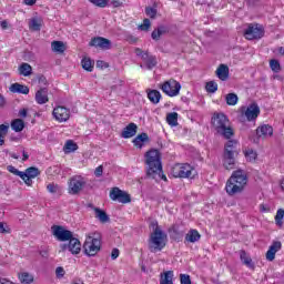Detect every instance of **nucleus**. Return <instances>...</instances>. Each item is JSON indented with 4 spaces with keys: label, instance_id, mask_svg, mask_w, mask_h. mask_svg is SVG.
Instances as JSON below:
<instances>
[{
    "label": "nucleus",
    "instance_id": "nucleus-1",
    "mask_svg": "<svg viewBox=\"0 0 284 284\" xmlns=\"http://www.w3.org/2000/svg\"><path fill=\"white\" fill-rule=\"evenodd\" d=\"M145 159L148 179H153L156 183L168 181V176L163 174V164L161 163V153L159 150L146 152Z\"/></svg>",
    "mask_w": 284,
    "mask_h": 284
},
{
    "label": "nucleus",
    "instance_id": "nucleus-2",
    "mask_svg": "<svg viewBox=\"0 0 284 284\" xmlns=\"http://www.w3.org/2000/svg\"><path fill=\"white\" fill-rule=\"evenodd\" d=\"M211 128L216 134L224 139H231L234 136V129L230 119L224 113H214L211 118Z\"/></svg>",
    "mask_w": 284,
    "mask_h": 284
},
{
    "label": "nucleus",
    "instance_id": "nucleus-3",
    "mask_svg": "<svg viewBox=\"0 0 284 284\" xmlns=\"http://www.w3.org/2000/svg\"><path fill=\"white\" fill-rule=\"evenodd\" d=\"M151 225L153 227V232L149 240V250L153 253L161 252L168 244V234L159 227V223L156 221H153Z\"/></svg>",
    "mask_w": 284,
    "mask_h": 284
},
{
    "label": "nucleus",
    "instance_id": "nucleus-4",
    "mask_svg": "<svg viewBox=\"0 0 284 284\" xmlns=\"http://www.w3.org/2000/svg\"><path fill=\"white\" fill-rule=\"evenodd\" d=\"M236 145H239V142L235 140H229L224 145L223 165L225 170H234V165H236L235 156L239 154Z\"/></svg>",
    "mask_w": 284,
    "mask_h": 284
},
{
    "label": "nucleus",
    "instance_id": "nucleus-5",
    "mask_svg": "<svg viewBox=\"0 0 284 284\" xmlns=\"http://www.w3.org/2000/svg\"><path fill=\"white\" fill-rule=\"evenodd\" d=\"M172 174L175 179H194L195 171L189 163L175 164Z\"/></svg>",
    "mask_w": 284,
    "mask_h": 284
},
{
    "label": "nucleus",
    "instance_id": "nucleus-6",
    "mask_svg": "<svg viewBox=\"0 0 284 284\" xmlns=\"http://www.w3.org/2000/svg\"><path fill=\"white\" fill-rule=\"evenodd\" d=\"M83 250L87 256H97L101 251V240L88 236L83 244Z\"/></svg>",
    "mask_w": 284,
    "mask_h": 284
},
{
    "label": "nucleus",
    "instance_id": "nucleus-7",
    "mask_svg": "<svg viewBox=\"0 0 284 284\" xmlns=\"http://www.w3.org/2000/svg\"><path fill=\"white\" fill-rule=\"evenodd\" d=\"M160 89L168 97H179L181 92V83L174 79H170L161 84Z\"/></svg>",
    "mask_w": 284,
    "mask_h": 284
},
{
    "label": "nucleus",
    "instance_id": "nucleus-8",
    "mask_svg": "<svg viewBox=\"0 0 284 284\" xmlns=\"http://www.w3.org/2000/svg\"><path fill=\"white\" fill-rule=\"evenodd\" d=\"M265 31L262 26L258 24H248L246 30H244V37L248 41H254V39H263Z\"/></svg>",
    "mask_w": 284,
    "mask_h": 284
},
{
    "label": "nucleus",
    "instance_id": "nucleus-9",
    "mask_svg": "<svg viewBox=\"0 0 284 284\" xmlns=\"http://www.w3.org/2000/svg\"><path fill=\"white\" fill-rule=\"evenodd\" d=\"M69 243L60 244V252H71L72 254H81V241L74 235L68 240Z\"/></svg>",
    "mask_w": 284,
    "mask_h": 284
},
{
    "label": "nucleus",
    "instance_id": "nucleus-10",
    "mask_svg": "<svg viewBox=\"0 0 284 284\" xmlns=\"http://www.w3.org/2000/svg\"><path fill=\"white\" fill-rule=\"evenodd\" d=\"M110 199L111 201H118V203H130L132 199L130 197V194L128 192L119 189V187H113L110 191Z\"/></svg>",
    "mask_w": 284,
    "mask_h": 284
},
{
    "label": "nucleus",
    "instance_id": "nucleus-11",
    "mask_svg": "<svg viewBox=\"0 0 284 284\" xmlns=\"http://www.w3.org/2000/svg\"><path fill=\"white\" fill-rule=\"evenodd\" d=\"M51 230H52L53 236L57 237V241H60V242H65L69 239H72L74 236L71 231L65 230L61 225H53Z\"/></svg>",
    "mask_w": 284,
    "mask_h": 284
},
{
    "label": "nucleus",
    "instance_id": "nucleus-12",
    "mask_svg": "<svg viewBox=\"0 0 284 284\" xmlns=\"http://www.w3.org/2000/svg\"><path fill=\"white\" fill-rule=\"evenodd\" d=\"M85 185V180L79 175L71 178L69 182V194H79Z\"/></svg>",
    "mask_w": 284,
    "mask_h": 284
},
{
    "label": "nucleus",
    "instance_id": "nucleus-13",
    "mask_svg": "<svg viewBox=\"0 0 284 284\" xmlns=\"http://www.w3.org/2000/svg\"><path fill=\"white\" fill-rule=\"evenodd\" d=\"M53 118L58 123H65L70 120V109L61 105L55 106L53 109Z\"/></svg>",
    "mask_w": 284,
    "mask_h": 284
},
{
    "label": "nucleus",
    "instance_id": "nucleus-14",
    "mask_svg": "<svg viewBox=\"0 0 284 284\" xmlns=\"http://www.w3.org/2000/svg\"><path fill=\"white\" fill-rule=\"evenodd\" d=\"M89 45L91 48H101V50H110L112 48V41L103 37L93 38Z\"/></svg>",
    "mask_w": 284,
    "mask_h": 284
},
{
    "label": "nucleus",
    "instance_id": "nucleus-15",
    "mask_svg": "<svg viewBox=\"0 0 284 284\" xmlns=\"http://www.w3.org/2000/svg\"><path fill=\"white\" fill-rule=\"evenodd\" d=\"M225 190L229 196H235V194H241L245 190V186L239 184V182H232V178H230L226 182Z\"/></svg>",
    "mask_w": 284,
    "mask_h": 284
},
{
    "label": "nucleus",
    "instance_id": "nucleus-16",
    "mask_svg": "<svg viewBox=\"0 0 284 284\" xmlns=\"http://www.w3.org/2000/svg\"><path fill=\"white\" fill-rule=\"evenodd\" d=\"M231 183H239V185H247V174L243 170L234 171L231 175Z\"/></svg>",
    "mask_w": 284,
    "mask_h": 284
},
{
    "label": "nucleus",
    "instance_id": "nucleus-17",
    "mask_svg": "<svg viewBox=\"0 0 284 284\" xmlns=\"http://www.w3.org/2000/svg\"><path fill=\"white\" fill-rule=\"evenodd\" d=\"M258 114H261V109L256 103H252L251 105H248L244 113L247 121H256V119H258Z\"/></svg>",
    "mask_w": 284,
    "mask_h": 284
},
{
    "label": "nucleus",
    "instance_id": "nucleus-18",
    "mask_svg": "<svg viewBox=\"0 0 284 284\" xmlns=\"http://www.w3.org/2000/svg\"><path fill=\"white\" fill-rule=\"evenodd\" d=\"M138 130H139V126L134 122H131L121 132V138L132 139V136H136Z\"/></svg>",
    "mask_w": 284,
    "mask_h": 284
},
{
    "label": "nucleus",
    "instance_id": "nucleus-19",
    "mask_svg": "<svg viewBox=\"0 0 284 284\" xmlns=\"http://www.w3.org/2000/svg\"><path fill=\"white\" fill-rule=\"evenodd\" d=\"M282 247L281 242L276 241L270 246L268 251L266 252V261H274L276 258V252H278Z\"/></svg>",
    "mask_w": 284,
    "mask_h": 284
},
{
    "label": "nucleus",
    "instance_id": "nucleus-20",
    "mask_svg": "<svg viewBox=\"0 0 284 284\" xmlns=\"http://www.w3.org/2000/svg\"><path fill=\"white\" fill-rule=\"evenodd\" d=\"M10 92L13 94H30V88L21 83H13L9 88Z\"/></svg>",
    "mask_w": 284,
    "mask_h": 284
},
{
    "label": "nucleus",
    "instance_id": "nucleus-21",
    "mask_svg": "<svg viewBox=\"0 0 284 284\" xmlns=\"http://www.w3.org/2000/svg\"><path fill=\"white\" fill-rule=\"evenodd\" d=\"M143 61H144V65H145L146 70H152L153 68H156V64L159 63L156 61V57L150 54L149 52L144 53Z\"/></svg>",
    "mask_w": 284,
    "mask_h": 284
},
{
    "label": "nucleus",
    "instance_id": "nucleus-22",
    "mask_svg": "<svg viewBox=\"0 0 284 284\" xmlns=\"http://www.w3.org/2000/svg\"><path fill=\"white\" fill-rule=\"evenodd\" d=\"M216 77L221 81H227V79H230V67H227L226 64H220L216 70Z\"/></svg>",
    "mask_w": 284,
    "mask_h": 284
},
{
    "label": "nucleus",
    "instance_id": "nucleus-23",
    "mask_svg": "<svg viewBox=\"0 0 284 284\" xmlns=\"http://www.w3.org/2000/svg\"><path fill=\"white\" fill-rule=\"evenodd\" d=\"M36 101L39 103V105H43L44 103H48V89L47 88H40V90L36 93Z\"/></svg>",
    "mask_w": 284,
    "mask_h": 284
},
{
    "label": "nucleus",
    "instance_id": "nucleus-24",
    "mask_svg": "<svg viewBox=\"0 0 284 284\" xmlns=\"http://www.w3.org/2000/svg\"><path fill=\"white\" fill-rule=\"evenodd\" d=\"M256 134L261 139V136H272L274 134V129L270 124H264L256 129Z\"/></svg>",
    "mask_w": 284,
    "mask_h": 284
},
{
    "label": "nucleus",
    "instance_id": "nucleus-25",
    "mask_svg": "<svg viewBox=\"0 0 284 284\" xmlns=\"http://www.w3.org/2000/svg\"><path fill=\"white\" fill-rule=\"evenodd\" d=\"M160 284H174V271L161 273Z\"/></svg>",
    "mask_w": 284,
    "mask_h": 284
},
{
    "label": "nucleus",
    "instance_id": "nucleus-26",
    "mask_svg": "<svg viewBox=\"0 0 284 284\" xmlns=\"http://www.w3.org/2000/svg\"><path fill=\"white\" fill-rule=\"evenodd\" d=\"M95 212V219L100 221V223H110V215L108 213L99 207L93 209Z\"/></svg>",
    "mask_w": 284,
    "mask_h": 284
},
{
    "label": "nucleus",
    "instance_id": "nucleus-27",
    "mask_svg": "<svg viewBox=\"0 0 284 284\" xmlns=\"http://www.w3.org/2000/svg\"><path fill=\"white\" fill-rule=\"evenodd\" d=\"M146 94L149 101H151V103H153L154 105H156L161 101V92H159L158 90L148 89Z\"/></svg>",
    "mask_w": 284,
    "mask_h": 284
},
{
    "label": "nucleus",
    "instance_id": "nucleus-28",
    "mask_svg": "<svg viewBox=\"0 0 284 284\" xmlns=\"http://www.w3.org/2000/svg\"><path fill=\"white\" fill-rule=\"evenodd\" d=\"M185 241H187V243H196L197 241H201V234L196 230H191L185 235Z\"/></svg>",
    "mask_w": 284,
    "mask_h": 284
},
{
    "label": "nucleus",
    "instance_id": "nucleus-29",
    "mask_svg": "<svg viewBox=\"0 0 284 284\" xmlns=\"http://www.w3.org/2000/svg\"><path fill=\"white\" fill-rule=\"evenodd\" d=\"M240 258L242 263L246 265V267H248L250 270H254V263H252V257H250V255H247L245 251L240 252Z\"/></svg>",
    "mask_w": 284,
    "mask_h": 284
},
{
    "label": "nucleus",
    "instance_id": "nucleus-30",
    "mask_svg": "<svg viewBox=\"0 0 284 284\" xmlns=\"http://www.w3.org/2000/svg\"><path fill=\"white\" fill-rule=\"evenodd\" d=\"M165 32H168V28L164 26H160L155 30H153V32L151 33V38L153 39V41H159V39H161V37L165 34Z\"/></svg>",
    "mask_w": 284,
    "mask_h": 284
},
{
    "label": "nucleus",
    "instance_id": "nucleus-31",
    "mask_svg": "<svg viewBox=\"0 0 284 284\" xmlns=\"http://www.w3.org/2000/svg\"><path fill=\"white\" fill-rule=\"evenodd\" d=\"M26 128V122L21 119H14L11 122V129L13 130V132H23Z\"/></svg>",
    "mask_w": 284,
    "mask_h": 284
},
{
    "label": "nucleus",
    "instance_id": "nucleus-32",
    "mask_svg": "<svg viewBox=\"0 0 284 284\" xmlns=\"http://www.w3.org/2000/svg\"><path fill=\"white\" fill-rule=\"evenodd\" d=\"M43 21L39 18H32L29 20V29L32 30L33 32H39L41 30Z\"/></svg>",
    "mask_w": 284,
    "mask_h": 284
},
{
    "label": "nucleus",
    "instance_id": "nucleus-33",
    "mask_svg": "<svg viewBox=\"0 0 284 284\" xmlns=\"http://www.w3.org/2000/svg\"><path fill=\"white\" fill-rule=\"evenodd\" d=\"M18 72L21 77H30V74H32V65L23 62L20 64Z\"/></svg>",
    "mask_w": 284,
    "mask_h": 284
},
{
    "label": "nucleus",
    "instance_id": "nucleus-34",
    "mask_svg": "<svg viewBox=\"0 0 284 284\" xmlns=\"http://www.w3.org/2000/svg\"><path fill=\"white\" fill-rule=\"evenodd\" d=\"M166 123H169L171 128H176V125H179V113L176 112L168 113Z\"/></svg>",
    "mask_w": 284,
    "mask_h": 284
},
{
    "label": "nucleus",
    "instance_id": "nucleus-35",
    "mask_svg": "<svg viewBox=\"0 0 284 284\" xmlns=\"http://www.w3.org/2000/svg\"><path fill=\"white\" fill-rule=\"evenodd\" d=\"M51 50L53 52H58L59 54H63V52H65V43L62 41H53L51 43Z\"/></svg>",
    "mask_w": 284,
    "mask_h": 284
},
{
    "label": "nucleus",
    "instance_id": "nucleus-36",
    "mask_svg": "<svg viewBox=\"0 0 284 284\" xmlns=\"http://www.w3.org/2000/svg\"><path fill=\"white\" fill-rule=\"evenodd\" d=\"M77 150H79V145H77L74 141L69 140L65 142L63 148V151L65 152V154H70V152H77Z\"/></svg>",
    "mask_w": 284,
    "mask_h": 284
},
{
    "label": "nucleus",
    "instance_id": "nucleus-37",
    "mask_svg": "<svg viewBox=\"0 0 284 284\" xmlns=\"http://www.w3.org/2000/svg\"><path fill=\"white\" fill-rule=\"evenodd\" d=\"M81 64L87 72H92V70H94V62L90 58H83Z\"/></svg>",
    "mask_w": 284,
    "mask_h": 284
},
{
    "label": "nucleus",
    "instance_id": "nucleus-38",
    "mask_svg": "<svg viewBox=\"0 0 284 284\" xmlns=\"http://www.w3.org/2000/svg\"><path fill=\"white\" fill-rule=\"evenodd\" d=\"M8 130H10V124H0V145L6 143V134H8Z\"/></svg>",
    "mask_w": 284,
    "mask_h": 284
},
{
    "label": "nucleus",
    "instance_id": "nucleus-39",
    "mask_svg": "<svg viewBox=\"0 0 284 284\" xmlns=\"http://www.w3.org/2000/svg\"><path fill=\"white\" fill-rule=\"evenodd\" d=\"M19 278H20V283H23V284L34 283V276H32V274L30 273H21L19 275Z\"/></svg>",
    "mask_w": 284,
    "mask_h": 284
},
{
    "label": "nucleus",
    "instance_id": "nucleus-40",
    "mask_svg": "<svg viewBox=\"0 0 284 284\" xmlns=\"http://www.w3.org/2000/svg\"><path fill=\"white\" fill-rule=\"evenodd\" d=\"M225 101L227 105H236L239 103V95L236 93H229L225 97Z\"/></svg>",
    "mask_w": 284,
    "mask_h": 284
},
{
    "label": "nucleus",
    "instance_id": "nucleus-41",
    "mask_svg": "<svg viewBox=\"0 0 284 284\" xmlns=\"http://www.w3.org/2000/svg\"><path fill=\"white\" fill-rule=\"evenodd\" d=\"M258 154L256 153V151L248 149L245 151V159L247 161H250V163H254V161H256Z\"/></svg>",
    "mask_w": 284,
    "mask_h": 284
},
{
    "label": "nucleus",
    "instance_id": "nucleus-42",
    "mask_svg": "<svg viewBox=\"0 0 284 284\" xmlns=\"http://www.w3.org/2000/svg\"><path fill=\"white\" fill-rule=\"evenodd\" d=\"M134 148L141 150L143 148V133L138 134L132 141Z\"/></svg>",
    "mask_w": 284,
    "mask_h": 284
},
{
    "label": "nucleus",
    "instance_id": "nucleus-43",
    "mask_svg": "<svg viewBox=\"0 0 284 284\" xmlns=\"http://www.w3.org/2000/svg\"><path fill=\"white\" fill-rule=\"evenodd\" d=\"M283 219H284V210L280 209L277 210V213L275 215V223L276 225H278L280 227L283 226Z\"/></svg>",
    "mask_w": 284,
    "mask_h": 284
},
{
    "label": "nucleus",
    "instance_id": "nucleus-44",
    "mask_svg": "<svg viewBox=\"0 0 284 284\" xmlns=\"http://www.w3.org/2000/svg\"><path fill=\"white\" fill-rule=\"evenodd\" d=\"M24 174L31 179H37V175L39 174V169L31 166L26 170Z\"/></svg>",
    "mask_w": 284,
    "mask_h": 284
},
{
    "label": "nucleus",
    "instance_id": "nucleus-45",
    "mask_svg": "<svg viewBox=\"0 0 284 284\" xmlns=\"http://www.w3.org/2000/svg\"><path fill=\"white\" fill-rule=\"evenodd\" d=\"M156 7H146L145 8V14L146 17H150V19H156Z\"/></svg>",
    "mask_w": 284,
    "mask_h": 284
},
{
    "label": "nucleus",
    "instance_id": "nucleus-46",
    "mask_svg": "<svg viewBox=\"0 0 284 284\" xmlns=\"http://www.w3.org/2000/svg\"><path fill=\"white\" fill-rule=\"evenodd\" d=\"M219 90V84L214 81H210L206 83V92H210L211 94H214Z\"/></svg>",
    "mask_w": 284,
    "mask_h": 284
},
{
    "label": "nucleus",
    "instance_id": "nucleus-47",
    "mask_svg": "<svg viewBox=\"0 0 284 284\" xmlns=\"http://www.w3.org/2000/svg\"><path fill=\"white\" fill-rule=\"evenodd\" d=\"M47 190L48 192H50V194H57L58 192H61V187L59 186V184L54 183L48 184Z\"/></svg>",
    "mask_w": 284,
    "mask_h": 284
},
{
    "label": "nucleus",
    "instance_id": "nucleus-48",
    "mask_svg": "<svg viewBox=\"0 0 284 284\" xmlns=\"http://www.w3.org/2000/svg\"><path fill=\"white\" fill-rule=\"evenodd\" d=\"M270 68L274 72H281V62H278V60L273 59L270 61Z\"/></svg>",
    "mask_w": 284,
    "mask_h": 284
},
{
    "label": "nucleus",
    "instance_id": "nucleus-49",
    "mask_svg": "<svg viewBox=\"0 0 284 284\" xmlns=\"http://www.w3.org/2000/svg\"><path fill=\"white\" fill-rule=\"evenodd\" d=\"M7 170H8V172H10L11 174H14L16 176H20V178L26 176L23 174V171H19L17 168H14L12 165L7 166Z\"/></svg>",
    "mask_w": 284,
    "mask_h": 284
},
{
    "label": "nucleus",
    "instance_id": "nucleus-50",
    "mask_svg": "<svg viewBox=\"0 0 284 284\" xmlns=\"http://www.w3.org/2000/svg\"><path fill=\"white\" fill-rule=\"evenodd\" d=\"M90 3H93V6H97L98 8H105L108 6V1L110 0H89Z\"/></svg>",
    "mask_w": 284,
    "mask_h": 284
},
{
    "label": "nucleus",
    "instance_id": "nucleus-51",
    "mask_svg": "<svg viewBox=\"0 0 284 284\" xmlns=\"http://www.w3.org/2000/svg\"><path fill=\"white\" fill-rule=\"evenodd\" d=\"M55 276L57 278H63L65 276V270L62 266H58L55 268Z\"/></svg>",
    "mask_w": 284,
    "mask_h": 284
},
{
    "label": "nucleus",
    "instance_id": "nucleus-52",
    "mask_svg": "<svg viewBox=\"0 0 284 284\" xmlns=\"http://www.w3.org/2000/svg\"><path fill=\"white\" fill-rule=\"evenodd\" d=\"M180 281H181V284H192V280H190V275L181 274Z\"/></svg>",
    "mask_w": 284,
    "mask_h": 284
},
{
    "label": "nucleus",
    "instance_id": "nucleus-53",
    "mask_svg": "<svg viewBox=\"0 0 284 284\" xmlns=\"http://www.w3.org/2000/svg\"><path fill=\"white\" fill-rule=\"evenodd\" d=\"M38 83H39V85H40L41 88H45V87H43V85H48V79H45L44 75H40V77L38 78Z\"/></svg>",
    "mask_w": 284,
    "mask_h": 284
},
{
    "label": "nucleus",
    "instance_id": "nucleus-54",
    "mask_svg": "<svg viewBox=\"0 0 284 284\" xmlns=\"http://www.w3.org/2000/svg\"><path fill=\"white\" fill-rule=\"evenodd\" d=\"M24 176H20V179H22V181H24L26 185H32V179L26 174V172H23Z\"/></svg>",
    "mask_w": 284,
    "mask_h": 284
},
{
    "label": "nucleus",
    "instance_id": "nucleus-55",
    "mask_svg": "<svg viewBox=\"0 0 284 284\" xmlns=\"http://www.w3.org/2000/svg\"><path fill=\"white\" fill-rule=\"evenodd\" d=\"M151 26H152V22H150V19L148 18L143 19V30H150Z\"/></svg>",
    "mask_w": 284,
    "mask_h": 284
},
{
    "label": "nucleus",
    "instance_id": "nucleus-56",
    "mask_svg": "<svg viewBox=\"0 0 284 284\" xmlns=\"http://www.w3.org/2000/svg\"><path fill=\"white\" fill-rule=\"evenodd\" d=\"M119 248H113L112 252H111V258L112 261H116V258H119Z\"/></svg>",
    "mask_w": 284,
    "mask_h": 284
},
{
    "label": "nucleus",
    "instance_id": "nucleus-57",
    "mask_svg": "<svg viewBox=\"0 0 284 284\" xmlns=\"http://www.w3.org/2000/svg\"><path fill=\"white\" fill-rule=\"evenodd\" d=\"M94 175L95 176H103V165H100V166H98L97 169H95V171H94Z\"/></svg>",
    "mask_w": 284,
    "mask_h": 284
},
{
    "label": "nucleus",
    "instance_id": "nucleus-58",
    "mask_svg": "<svg viewBox=\"0 0 284 284\" xmlns=\"http://www.w3.org/2000/svg\"><path fill=\"white\" fill-rule=\"evenodd\" d=\"M8 101L6 100V97H3V94L0 93V110L6 108Z\"/></svg>",
    "mask_w": 284,
    "mask_h": 284
},
{
    "label": "nucleus",
    "instance_id": "nucleus-59",
    "mask_svg": "<svg viewBox=\"0 0 284 284\" xmlns=\"http://www.w3.org/2000/svg\"><path fill=\"white\" fill-rule=\"evenodd\" d=\"M19 116H21L22 119H26V116H28V110H26V109L20 110Z\"/></svg>",
    "mask_w": 284,
    "mask_h": 284
},
{
    "label": "nucleus",
    "instance_id": "nucleus-60",
    "mask_svg": "<svg viewBox=\"0 0 284 284\" xmlns=\"http://www.w3.org/2000/svg\"><path fill=\"white\" fill-rule=\"evenodd\" d=\"M128 41H129L130 43H136V41H139V39H138L136 37H134V36H130V37L128 38Z\"/></svg>",
    "mask_w": 284,
    "mask_h": 284
},
{
    "label": "nucleus",
    "instance_id": "nucleus-61",
    "mask_svg": "<svg viewBox=\"0 0 284 284\" xmlns=\"http://www.w3.org/2000/svg\"><path fill=\"white\" fill-rule=\"evenodd\" d=\"M26 6H34L37 3V0H23Z\"/></svg>",
    "mask_w": 284,
    "mask_h": 284
},
{
    "label": "nucleus",
    "instance_id": "nucleus-62",
    "mask_svg": "<svg viewBox=\"0 0 284 284\" xmlns=\"http://www.w3.org/2000/svg\"><path fill=\"white\" fill-rule=\"evenodd\" d=\"M113 8H120L121 2L119 0H113L112 2Z\"/></svg>",
    "mask_w": 284,
    "mask_h": 284
},
{
    "label": "nucleus",
    "instance_id": "nucleus-63",
    "mask_svg": "<svg viewBox=\"0 0 284 284\" xmlns=\"http://www.w3.org/2000/svg\"><path fill=\"white\" fill-rule=\"evenodd\" d=\"M278 54H281L282 57H284V47H280V48H278Z\"/></svg>",
    "mask_w": 284,
    "mask_h": 284
},
{
    "label": "nucleus",
    "instance_id": "nucleus-64",
    "mask_svg": "<svg viewBox=\"0 0 284 284\" xmlns=\"http://www.w3.org/2000/svg\"><path fill=\"white\" fill-rule=\"evenodd\" d=\"M0 284H12V282L8 280H0Z\"/></svg>",
    "mask_w": 284,
    "mask_h": 284
}]
</instances>
